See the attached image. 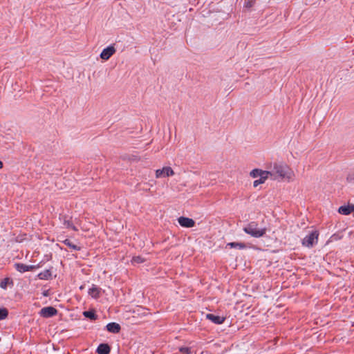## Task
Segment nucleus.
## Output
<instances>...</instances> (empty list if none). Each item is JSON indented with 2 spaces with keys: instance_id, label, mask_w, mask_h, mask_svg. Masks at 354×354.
<instances>
[{
  "instance_id": "nucleus-1",
  "label": "nucleus",
  "mask_w": 354,
  "mask_h": 354,
  "mask_svg": "<svg viewBox=\"0 0 354 354\" xmlns=\"http://www.w3.org/2000/svg\"><path fill=\"white\" fill-rule=\"evenodd\" d=\"M268 171L270 172L269 177L273 180L286 178L289 180L292 175L291 169L286 165L283 164L275 163L273 165V168Z\"/></svg>"
},
{
  "instance_id": "nucleus-2",
  "label": "nucleus",
  "mask_w": 354,
  "mask_h": 354,
  "mask_svg": "<svg viewBox=\"0 0 354 354\" xmlns=\"http://www.w3.org/2000/svg\"><path fill=\"white\" fill-rule=\"evenodd\" d=\"M243 230L252 237L260 238L266 234L267 228L259 227L257 222L251 221L243 227Z\"/></svg>"
},
{
  "instance_id": "nucleus-3",
  "label": "nucleus",
  "mask_w": 354,
  "mask_h": 354,
  "mask_svg": "<svg viewBox=\"0 0 354 354\" xmlns=\"http://www.w3.org/2000/svg\"><path fill=\"white\" fill-rule=\"evenodd\" d=\"M319 232L317 230L312 231L302 239V245L308 248H313L317 243Z\"/></svg>"
},
{
  "instance_id": "nucleus-4",
  "label": "nucleus",
  "mask_w": 354,
  "mask_h": 354,
  "mask_svg": "<svg viewBox=\"0 0 354 354\" xmlns=\"http://www.w3.org/2000/svg\"><path fill=\"white\" fill-rule=\"evenodd\" d=\"M57 310L53 306H47L42 308L39 311L41 317L44 318L52 317L57 314Z\"/></svg>"
},
{
  "instance_id": "nucleus-5",
  "label": "nucleus",
  "mask_w": 354,
  "mask_h": 354,
  "mask_svg": "<svg viewBox=\"0 0 354 354\" xmlns=\"http://www.w3.org/2000/svg\"><path fill=\"white\" fill-rule=\"evenodd\" d=\"M174 174V172L170 167H164L161 169L156 170V177L157 178L169 177L173 176Z\"/></svg>"
},
{
  "instance_id": "nucleus-6",
  "label": "nucleus",
  "mask_w": 354,
  "mask_h": 354,
  "mask_svg": "<svg viewBox=\"0 0 354 354\" xmlns=\"http://www.w3.org/2000/svg\"><path fill=\"white\" fill-rule=\"evenodd\" d=\"M115 53V48L113 46H109L103 49L100 53V58L104 60H108Z\"/></svg>"
},
{
  "instance_id": "nucleus-7",
  "label": "nucleus",
  "mask_w": 354,
  "mask_h": 354,
  "mask_svg": "<svg viewBox=\"0 0 354 354\" xmlns=\"http://www.w3.org/2000/svg\"><path fill=\"white\" fill-rule=\"evenodd\" d=\"M178 223L184 227H192L195 225V221L189 218L180 216L178 218Z\"/></svg>"
},
{
  "instance_id": "nucleus-8",
  "label": "nucleus",
  "mask_w": 354,
  "mask_h": 354,
  "mask_svg": "<svg viewBox=\"0 0 354 354\" xmlns=\"http://www.w3.org/2000/svg\"><path fill=\"white\" fill-rule=\"evenodd\" d=\"M15 269L21 273H24V272H28V271H32L37 268V266H32V265L28 266V265L21 263H15Z\"/></svg>"
},
{
  "instance_id": "nucleus-9",
  "label": "nucleus",
  "mask_w": 354,
  "mask_h": 354,
  "mask_svg": "<svg viewBox=\"0 0 354 354\" xmlns=\"http://www.w3.org/2000/svg\"><path fill=\"white\" fill-rule=\"evenodd\" d=\"M206 319L210 320L216 324H221L224 322L225 318L223 316L216 315L214 314H207Z\"/></svg>"
},
{
  "instance_id": "nucleus-10",
  "label": "nucleus",
  "mask_w": 354,
  "mask_h": 354,
  "mask_svg": "<svg viewBox=\"0 0 354 354\" xmlns=\"http://www.w3.org/2000/svg\"><path fill=\"white\" fill-rule=\"evenodd\" d=\"M101 290L100 287L93 284L88 293L92 298L98 299L101 295Z\"/></svg>"
},
{
  "instance_id": "nucleus-11",
  "label": "nucleus",
  "mask_w": 354,
  "mask_h": 354,
  "mask_svg": "<svg viewBox=\"0 0 354 354\" xmlns=\"http://www.w3.org/2000/svg\"><path fill=\"white\" fill-rule=\"evenodd\" d=\"M110 352H111V347L106 343L100 344L96 349V353L97 354H109Z\"/></svg>"
},
{
  "instance_id": "nucleus-12",
  "label": "nucleus",
  "mask_w": 354,
  "mask_h": 354,
  "mask_svg": "<svg viewBox=\"0 0 354 354\" xmlns=\"http://www.w3.org/2000/svg\"><path fill=\"white\" fill-rule=\"evenodd\" d=\"M106 328L109 332L112 333H118L121 330L120 325L115 322L109 323L106 326Z\"/></svg>"
},
{
  "instance_id": "nucleus-13",
  "label": "nucleus",
  "mask_w": 354,
  "mask_h": 354,
  "mask_svg": "<svg viewBox=\"0 0 354 354\" xmlns=\"http://www.w3.org/2000/svg\"><path fill=\"white\" fill-rule=\"evenodd\" d=\"M59 219L62 221L63 225H64L66 228H71L74 231L78 230L67 216H62V217H59Z\"/></svg>"
},
{
  "instance_id": "nucleus-14",
  "label": "nucleus",
  "mask_w": 354,
  "mask_h": 354,
  "mask_svg": "<svg viewBox=\"0 0 354 354\" xmlns=\"http://www.w3.org/2000/svg\"><path fill=\"white\" fill-rule=\"evenodd\" d=\"M354 211V205H343L339 207L338 212L343 215H348Z\"/></svg>"
},
{
  "instance_id": "nucleus-15",
  "label": "nucleus",
  "mask_w": 354,
  "mask_h": 354,
  "mask_svg": "<svg viewBox=\"0 0 354 354\" xmlns=\"http://www.w3.org/2000/svg\"><path fill=\"white\" fill-rule=\"evenodd\" d=\"M37 277L41 280H49L52 279L51 269L45 270L38 274Z\"/></svg>"
},
{
  "instance_id": "nucleus-16",
  "label": "nucleus",
  "mask_w": 354,
  "mask_h": 354,
  "mask_svg": "<svg viewBox=\"0 0 354 354\" xmlns=\"http://www.w3.org/2000/svg\"><path fill=\"white\" fill-rule=\"evenodd\" d=\"M269 171H263L259 169H254L250 171V176L252 178H257L261 177V176L264 175H269Z\"/></svg>"
},
{
  "instance_id": "nucleus-17",
  "label": "nucleus",
  "mask_w": 354,
  "mask_h": 354,
  "mask_svg": "<svg viewBox=\"0 0 354 354\" xmlns=\"http://www.w3.org/2000/svg\"><path fill=\"white\" fill-rule=\"evenodd\" d=\"M227 246L230 247V248H237L239 250H244L247 248L244 243L239 242H230L227 244Z\"/></svg>"
},
{
  "instance_id": "nucleus-18",
  "label": "nucleus",
  "mask_w": 354,
  "mask_h": 354,
  "mask_svg": "<svg viewBox=\"0 0 354 354\" xmlns=\"http://www.w3.org/2000/svg\"><path fill=\"white\" fill-rule=\"evenodd\" d=\"M83 315L91 320H96L97 319V315L94 310L84 311Z\"/></svg>"
},
{
  "instance_id": "nucleus-19",
  "label": "nucleus",
  "mask_w": 354,
  "mask_h": 354,
  "mask_svg": "<svg viewBox=\"0 0 354 354\" xmlns=\"http://www.w3.org/2000/svg\"><path fill=\"white\" fill-rule=\"evenodd\" d=\"M62 243L67 245L68 247H69L70 248L73 249V250H75V251H80L81 250V247L74 244L73 243H72L70 239H64V241H62Z\"/></svg>"
},
{
  "instance_id": "nucleus-20",
  "label": "nucleus",
  "mask_w": 354,
  "mask_h": 354,
  "mask_svg": "<svg viewBox=\"0 0 354 354\" xmlns=\"http://www.w3.org/2000/svg\"><path fill=\"white\" fill-rule=\"evenodd\" d=\"M268 178H269V175L261 176L259 179L254 181V183H253L254 187H257L260 184L263 183L266 181V180L268 179Z\"/></svg>"
},
{
  "instance_id": "nucleus-21",
  "label": "nucleus",
  "mask_w": 354,
  "mask_h": 354,
  "mask_svg": "<svg viewBox=\"0 0 354 354\" xmlns=\"http://www.w3.org/2000/svg\"><path fill=\"white\" fill-rule=\"evenodd\" d=\"M8 315V311L6 308H0V320L5 319Z\"/></svg>"
},
{
  "instance_id": "nucleus-22",
  "label": "nucleus",
  "mask_w": 354,
  "mask_h": 354,
  "mask_svg": "<svg viewBox=\"0 0 354 354\" xmlns=\"http://www.w3.org/2000/svg\"><path fill=\"white\" fill-rule=\"evenodd\" d=\"M179 351L183 354H191V348L189 347H180Z\"/></svg>"
},
{
  "instance_id": "nucleus-23",
  "label": "nucleus",
  "mask_w": 354,
  "mask_h": 354,
  "mask_svg": "<svg viewBox=\"0 0 354 354\" xmlns=\"http://www.w3.org/2000/svg\"><path fill=\"white\" fill-rule=\"evenodd\" d=\"M133 261L137 263H140L143 262V259L140 256L134 257L133 258Z\"/></svg>"
},
{
  "instance_id": "nucleus-24",
  "label": "nucleus",
  "mask_w": 354,
  "mask_h": 354,
  "mask_svg": "<svg viewBox=\"0 0 354 354\" xmlns=\"http://www.w3.org/2000/svg\"><path fill=\"white\" fill-rule=\"evenodd\" d=\"M9 279L8 278H6L4 279L0 283V286L2 288H6L7 287V283H8V281Z\"/></svg>"
},
{
  "instance_id": "nucleus-25",
  "label": "nucleus",
  "mask_w": 354,
  "mask_h": 354,
  "mask_svg": "<svg viewBox=\"0 0 354 354\" xmlns=\"http://www.w3.org/2000/svg\"><path fill=\"white\" fill-rule=\"evenodd\" d=\"M252 6V2L251 1H248V2H245V7L250 8Z\"/></svg>"
},
{
  "instance_id": "nucleus-26",
  "label": "nucleus",
  "mask_w": 354,
  "mask_h": 354,
  "mask_svg": "<svg viewBox=\"0 0 354 354\" xmlns=\"http://www.w3.org/2000/svg\"><path fill=\"white\" fill-rule=\"evenodd\" d=\"M3 162L0 160V169H1L3 167Z\"/></svg>"
},
{
  "instance_id": "nucleus-27",
  "label": "nucleus",
  "mask_w": 354,
  "mask_h": 354,
  "mask_svg": "<svg viewBox=\"0 0 354 354\" xmlns=\"http://www.w3.org/2000/svg\"><path fill=\"white\" fill-rule=\"evenodd\" d=\"M44 296H48V293H47V292H44Z\"/></svg>"
}]
</instances>
